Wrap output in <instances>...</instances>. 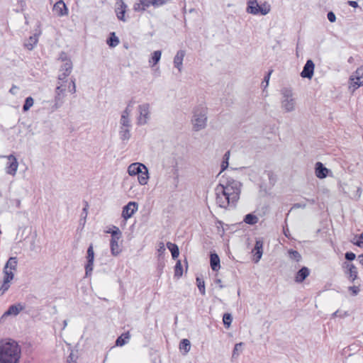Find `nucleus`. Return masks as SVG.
<instances>
[{
	"mask_svg": "<svg viewBox=\"0 0 363 363\" xmlns=\"http://www.w3.org/2000/svg\"><path fill=\"white\" fill-rule=\"evenodd\" d=\"M121 238V237H115L111 238L110 240V247L112 255L117 256L121 252V250L118 245V240Z\"/></svg>",
	"mask_w": 363,
	"mask_h": 363,
	"instance_id": "nucleus-24",
	"label": "nucleus"
},
{
	"mask_svg": "<svg viewBox=\"0 0 363 363\" xmlns=\"http://www.w3.org/2000/svg\"><path fill=\"white\" fill-rule=\"evenodd\" d=\"M162 52L160 50L154 51L152 54L151 58L149 60V63L152 66L156 65L160 60Z\"/></svg>",
	"mask_w": 363,
	"mask_h": 363,
	"instance_id": "nucleus-35",
	"label": "nucleus"
},
{
	"mask_svg": "<svg viewBox=\"0 0 363 363\" xmlns=\"http://www.w3.org/2000/svg\"><path fill=\"white\" fill-rule=\"evenodd\" d=\"M259 9H263V10L266 9V10H267V13H268L270 11L271 6L267 2L265 1L262 4L259 5Z\"/></svg>",
	"mask_w": 363,
	"mask_h": 363,
	"instance_id": "nucleus-57",
	"label": "nucleus"
},
{
	"mask_svg": "<svg viewBox=\"0 0 363 363\" xmlns=\"http://www.w3.org/2000/svg\"><path fill=\"white\" fill-rule=\"evenodd\" d=\"M119 38L114 32L111 33L106 40V43L110 48H115L119 44Z\"/></svg>",
	"mask_w": 363,
	"mask_h": 363,
	"instance_id": "nucleus-30",
	"label": "nucleus"
},
{
	"mask_svg": "<svg viewBox=\"0 0 363 363\" xmlns=\"http://www.w3.org/2000/svg\"><path fill=\"white\" fill-rule=\"evenodd\" d=\"M164 258H160V257H158V262H157V270L160 271V272H162V271L163 270L164 267Z\"/></svg>",
	"mask_w": 363,
	"mask_h": 363,
	"instance_id": "nucleus-50",
	"label": "nucleus"
},
{
	"mask_svg": "<svg viewBox=\"0 0 363 363\" xmlns=\"http://www.w3.org/2000/svg\"><path fill=\"white\" fill-rule=\"evenodd\" d=\"M179 349L184 350L185 354L188 353L191 349V342L188 339H182L179 342Z\"/></svg>",
	"mask_w": 363,
	"mask_h": 363,
	"instance_id": "nucleus-37",
	"label": "nucleus"
},
{
	"mask_svg": "<svg viewBox=\"0 0 363 363\" xmlns=\"http://www.w3.org/2000/svg\"><path fill=\"white\" fill-rule=\"evenodd\" d=\"M310 269L307 267H302L298 272L296 273L294 277V281L296 283H302L305 281V279L310 275Z\"/></svg>",
	"mask_w": 363,
	"mask_h": 363,
	"instance_id": "nucleus-20",
	"label": "nucleus"
},
{
	"mask_svg": "<svg viewBox=\"0 0 363 363\" xmlns=\"http://www.w3.org/2000/svg\"><path fill=\"white\" fill-rule=\"evenodd\" d=\"M327 18H328V21L331 23H334L336 21L335 14L333 11L328 12Z\"/></svg>",
	"mask_w": 363,
	"mask_h": 363,
	"instance_id": "nucleus-53",
	"label": "nucleus"
},
{
	"mask_svg": "<svg viewBox=\"0 0 363 363\" xmlns=\"http://www.w3.org/2000/svg\"><path fill=\"white\" fill-rule=\"evenodd\" d=\"M229 157H230V151H227L223 157V161H229Z\"/></svg>",
	"mask_w": 363,
	"mask_h": 363,
	"instance_id": "nucleus-63",
	"label": "nucleus"
},
{
	"mask_svg": "<svg viewBox=\"0 0 363 363\" xmlns=\"http://www.w3.org/2000/svg\"><path fill=\"white\" fill-rule=\"evenodd\" d=\"M52 10L60 17L67 16L68 14L67 6L62 0L57 1L54 4Z\"/></svg>",
	"mask_w": 363,
	"mask_h": 363,
	"instance_id": "nucleus-19",
	"label": "nucleus"
},
{
	"mask_svg": "<svg viewBox=\"0 0 363 363\" xmlns=\"http://www.w3.org/2000/svg\"><path fill=\"white\" fill-rule=\"evenodd\" d=\"M129 114L128 110H124L122 112L121 118V127H131L130 121L129 119Z\"/></svg>",
	"mask_w": 363,
	"mask_h": 363,
	"instance_id": "nucleus-33",
	"label": "nucleus"
},
{
	"mask_svg": "<svg viewBox=\"0 0 363 363\" xmlns=\"http://www.w3.org/2000/svg\"><path fill=\"white\" fill-rule=\"evenodd\" d=\"M252 252H254L253 261L255 263H257L262 258L263 254L262 238H259L256 239L255 245L254 249L252 250Z\"/></svg>",
	"mask_w": 363,
	"mask_h": 363,
	"instance_id": "nucleus-16",
	"label": "nucleus"
},
{
	"mask_svg": "<svg viewBox=\"0 0 363 363\" xmlns=\"http://www.w3.org/2000/svg\"><path fill=\"white\" fill-rule=\"evenodd\" d=\"M140 116L138 118V125H145L149 118L150 105L147 103L141 104L138 106Z\"/></svg>",
	"mask_w": 363,
	"mask_h": 363,
	"instance_id": "nucleus-13",
	"label": "nucleus"
},
{
	"mask_svg": "<svg viewBox=\"0 0 363 363\" xmlns=\"http://www.w3.org/2000/svg\"><path fill=\"white\" fill-rule=\"evenodd\" d=\"M228 165H229L228 161H223L222 160V162L220 164V171L219 172V174H221V172H223V171H225L228 168Z\"/></svg>",
	"mask_w": 363,
	"mask_h": 363,
	"instance_id": "nucleus-56",
	"label": "nucleus"
},
{
	"mask_svg": "<svg viewBox=\"0 0 363 363\" xmlns=\"http://www.w3.org/2000/svg\"><path fill=\"white\" fill-rule=\"evenodd\" d=\"M216 195V203L223 208H227L228 206L235 207L238 199V194L228 193L225 191L223 184H218L215 188Z\"/></svg>",
	"mask_w": 363,
	"mask_h": 363,
	"instance_id": "nucleus-2",
	"label": "nucleus"
},
{
	"mask_svg": "<svg viewBox=\"0 0 363 363\" xmlns=\"http://www.w3.org/2000/svg\"><path fill=\"white\" fill-rule=\"evenodd\" d=\"M40 34V33H35L33 35L30 36L29 38L24 43V47L28 50H33L38 42V37Z\"/></svg>",
	"mask_w": 363,
	"mask_h": 363,
	"instance_id": "nucleus-25",
	"label": "nucleus"
},
{
	"mask_svg": "<svg viewBox=\"0 0 363 363\" xmlns=\"http://www.w3.org/2000/svg\"><path fill=\"white\" fill-rule=\"evenodd\" d=\"M21 348L14 340H0V363H19Z\"/></svg>",
	"mask_w": 363,
	"mask_h": 363,
	"instance_id": "nucleus-1",
	"label": "nucleus"
},
{
	"mask_svg": "<svg viewBox=\"0 0 363 363\" xmlns=\"http://www.w3.org/2000/svg\"><path fill=\"white\" fill-rule=\"evenodd\" d=\"M84 207L82 209V216H84V218L86 219L87 216V209L89 208L88 202L84 201Z\"/></svg>",
	"mask_w": 363,
	"mask_h": 363,
	"instance_id": "nucleus-55",
	"label": "nucleus"
},
{
	"mask_svg": "<svg viewBox=\"0 0 363 363\" xmlns=\"http://www.w3.org/2000/svg\"><path fill=\"white\" fill-rule=\"evenodd\" d=\"M342 267L345 269V274L347 276L348 280L353 283L358 278L357 269L352 263L345 262L342 264Z\"/></svg>",
	"mask_w": 363,
	"mask_h": 363,
	"instance_id": "nucleus-8",
	"label": "nucleus"
},
{
	"mask_svg": "<svg viewBox=\"0 0 363 363\" xmlns=\"http://www.w3.org/2000/svg\"><path fill=\"white\" fill-rule=\"evenodd\" d=\"M196 285L199 291L202 296L206 294L205 281L202 278L196 277Z\"/></svg>",
	"mask_w": 363,
	"mask_h": 363,
	"instance_id": "nucleus-39",
	"label": "nucleus"
},
{
	"mask_svg": "<svg viewBox=\"0 0 363 363\" xmlns=\"http://www.w3.org/2000/svg\"><path fill=\"white\" fill-rule=\"evenodd\" d=\"M363 86V65L360 66L349 78L348 89L352 93Z\"/></svg>",
	"mask_w": 363,
	"mask_h": 363,
	"instance_id": "nucleus-6",
	"label": "nucleus"
},
{
	"mask_svg": "<svg viewBox=\"0 0 363 363\" xmlns=\"http://www.w3.org/2000/svg\"><path fill=\"white\" fill-rule=\"evenodd\" d=\"M62 104V102H55V104L54 105L52 106V111H55V110H57Z\"/></svg>",
	"mask_w": 363,
	"mask_h": 363,
	"instance_id": "nucleus-62",
	"label": "nucleus"
},
{
	"mask_svg": "<svg viewBox=\"0 0 363 363\" xmlns=\"http://www.w3.org/2000/svg\"><path fill=\"white\" fill-rule=\"evenodd\" d=\"M69 91L72 94L76 92L75 79H72L69 86Z\"/></svg>",
	"mask_w": 363,
	"mask_h": 363,
	"instance_id": "nucleus-54",
	"label": "nucleus"
},
{
	"mask_svg": "<svg viewBox=\"0 0 363 363\" xmlns=\"http://www.w3.org/2000/svg\"><path fill=\"white\" fill-rule=\"evenodd\" d=\"M186 55V51L184 50H179L177 51V54L174 57V66L176 67L179 72H181L182 68V62L184 57Z\"/></svg>",
	"mask_w": 363,
	"mask_h": 363,
	"instance_id": "nucleus-23",
	"label": "nucleus"
},
{
	"mask_svg": "<svg viewBox=\"0 0 363 363\" xmlns=\"http://www.w3.org/2000/svg\"><path fill=\"white\" fill-rule=\"evenodd\" d=\"M288 255L291 259L295 260L297 262H299L302 259V257L301 254L293 249H290L288 250Z\"/></svg>",
	"mask_w": 363,
	"mask_h": 363,
	"instance_id": "nucleus-36",
	"label": "nucleus"
},
{
	"mask_svg": "<svg viewBox=\"0 0 363 363\" xmlns=\"http://www.w3.org/2000/svg\"><path fill=\"white\" fill-rule=\"evenodd\" d=\"M348 291L351 292L352 296H357L359 294L360 289L359 286H351L348 287Z\"/></svg>",
	"mask_w": 363,
	"mask_h": 363,
	"instance_id": "nucleus-49",
	"label": "nucleus"
},
{
	"mask_svg": "<svg viewBox=\"0 0 363 363\" xmlns=\"http://www.w3.org/2000/svg\"><path fill=\"white\" fill-rule=\"evenodd\" d=\"M315 64L311 59L308 60L303 66L300 75L302 78L311 79L314 74Z\"/></svg>",
	"mask_w": 363,
	"mask_h": 363,
	"instance_id": "nucleus-12",
	"label": "nucleus"
},
{
	"mask_svg": "<svg viewBox=\"0 0 363 363\" xmlns=\"http://www.w3.org/2000/svg\"><path fill=\"white\" fill-rule=\"evenodd\" d=\"M33 103L34 100L31 96L26 97L23 105V111H28L33 106Z\"/></svg>",
	"mask_w": 363,
	"mask_h": 363,
	"instance_id": "nucleus-42",
	"label": "nucleus"
},
{
	"mask_svg": "<svg viewBox=\"0 0 363 363\" xmlns=\"http://www.w3.org/2000/svg\"><path fill=\"white\" fill-rule=\"evenodd\" d=\"M219 184H223L225 191L228 193H235L238 194V199H240L241 193L242 184L234 179L223 174L219 181Z\"/></svg>",
	"mask_w": 363,
	"mask_h": 363,
	"instance_id": "nucleus-5",
	"label": "nucleus"
},
{
	"mask_svg": "<svg viewBox=\"0 0 363 363\" xmlns=\"http://www.w3.org/2000/svg\"><path fill=\"white\" fill-rule=\"evenodd\" d=\"M24 306H23L21 303L11 305L1 315L0 321L9 315H17L21 311L24 309Z\"/></svg>",
	"mask_w": 363,
	"mask_h": 363,
	"instance_id": "nucleus-14",
	"label": "nucleus"
},
{
	"mask_svg": "<svg viewBox=\"0 0 363 363\" xmlns=\"http://www.w3.org/2000/svg\"><path fill=\"white\" fill-rule=\"evenodd\" d=\"M57 60L61 62H67L69 60H71L70 58L68 57L67 52L65 51H61L60 52Z\"/></svg>",
	"mask_w": 363,
	"mask_h": 363,
	"instance_id": "nucleus-47",
	"label": "nucleus"
},
{
	"mask_svg": "<svg viewBox=\"0 0 363 363\" xmlns=\"http://www.w3.org/2000/svg\"><path fill=\"white\" fill-rule=\"evenodd\" d=\"M138 203L135 201H129L126 205L123 207L121 216L128 220L131 218L133 215L138 211Z\"/></svg>",
	"mask_w": 363,
	"mask_h": 363,
	"instance_id": "nucleus-10",
	"label": "nucleus"
},
{
	"mask_svg": "<svg viewBox=\"0 0 363 363\" xmlns=\"http://www.w3.org/2000/svg\"><path fill=\"white\" fill-rule=\"evenodd\" d=\"M272 72H273L272 69L269 70L268 72L265 74V76H264V77L263 79V81L261 83V86L264 89L265 88H267L268 84H269V78H270V76H271Z\"/></svg>",
	"mask_w": 363,
	"mask_h": 363,
	"instance_id": "nucleus-44",
	"label": "nucleus"
},
{
	"mask_svg": "<svg viewBox=\"0 0 363 363\" xmlns=\"http://www.w3.org/2000/svg\"><path fill=\"white\" fill-rule=\"evenodd\" d=\"M264 174L267 176L269 184L274 186L277 182V175L271 170H265Z\"/></svg>",
	"mask_w": 363,
	"mask_h": 363,
	"instance_id": "nucleus-41",
	"label": "nucleus"
},
{
	"mask_svg": "<svg viewBox=\"0 0 363 363\" xmlns=\"http://www.w3.org/2000/svg\"><path fill=\"white\" fill-rule=\"evenodd\" d=\"M135 104V101L133 100V99H130L128 104H127V106L126 108H125V110H128V114H130V111H131V109H130V107Z\"/></svg>",
	"mask_w": 363,
	"mask_h": 363,
	"instance_id": "nucleus-59",
	"label": "nucleus"
},
{
	"mask_svg": "<svg viewBox=\"0 0 363 363\" xmlns=\"http://www.w3.org/2000/svg\"><path fill=\"white\" fill-rule=\"evenodd\" d=\"M152 6V0H138L133 4L135 12H144L147 8Z\"/></svg>",
	"mask_w": 363,
	"mask_h": 363,
	"instance_id": "nucleus-21",
	"label": "nucleus"
},
{
	"mask_svg": "<svg viewBox=\"0 0 363 363\" xmlns=\"http://www.w3.org/2000/svg\"><path fill=\"white\" fill-rule=\"evenodd\" d=\"M345 258L348 262H352L355 259L356 255L352 252H347L345 254Z\"/></svg>",
	"mask_w": 363,
	"mask_h": 363,
	"instance_id": "nucleus-48",
	"label": "nucleus"
},
{
	"mask_svg": "<svg viewBox=\"0 0 363 363\" xmlns=\"http://www.w3.org/2000/svg\"><path fill=\"white\" fill-rule=\"evenodd\" d=\"M18 259L16 257H11L7 260L3 269L4 279L0 287V296L4 295L9 289L10 283L14 278L13 271H16Z\"/></svg>",
	"mask_w": 363,
	"mask_h": 363,
	"instance_id": "nucleus-3",
	"label": "nucleus"
},
{
	"mask_svg": "<svg viewBox=\"0 0 363 363\" xmlns=\"http://www.w3.org/2000/svg\"><path fill=\"white\" fill-rule=\"evenodd\" d=\"M9 162L6 168V172L10 175H15L18 169V162L17 159L13 155H10L8 157Z\"/></svg>",
	"mask_w": 363,
	"mask_h": 363,
	"instance_id": "nucleus-17",
	"label": "nucleus"
},
{
	"mask_svg": "<svg viewBox=\"0 0 363 363\" xmlns=\"http://www.w3.org/2000/svg\"><path fill=\"white\" fill-rule=\"evenodd\" d=\"M207 108L200 104L194 108L193 111V128L195 131L204 129L207 122Z\"/></svg>",
	"mask_w": 363,
	"mask_h": 363,
	"instance_id": "nucleus-4",
	"label": "nucleus"
},
{
	"mask_svg": "<svg viewBox=\"0 0 363 363\" xmlns=\"http://www.w3.org/2000/svg\"><path fill=\"white\" fill-rule=\"evenodd\" d=\"M86 263L84 266L85 269V277H89L91 275L93 269H94V252L93 244L91 243L87 248L86 250Z\"/></svg>",
	"mask_w": 363,
	"mask_h": 363,
	"instance_id": "nucleus-7",
	"label": "nucleus"
},
{
	"mask_svg": "<svg viewBox=\"0 0 363 363\" xmlns=\"http://www.w3.org/2000/svg\"><path fill=\"white\" fill-rule=\"evenodd\" d=\"M330 172L329 169L325 167L320 162H317L315 164V174L318 179H325L328 177Z\"/></svg>",
	"mask_w": 363,
	"mask_h": 363,
	"instance_id": "nucleus-18",
	"label": "nucleus"
},
{
	"mask_svg": "<svg viewBox=\"0 0 363 363\" xmlns=\"http://www.w3.org/2000/svg\"><path fill=\"white\" fill-rule=\"evenodd\" d=\"M172 0H152V6L155 8L165 5Z\"/></svg>",
	"mask_w": 363,
	"mask_h": 363,
	"instance_id": "nucleus-46",
	"label": "nucleus"
},
{
	"mask_svg": "<svg viewBox=\"0 0 363 363\" xmlns=\"http://www.w3.org/2000/svg\"><path fill=\"white\" fill-rule=\"evenodd\" d=\"M130 337L129 332L123 333L118 336L116 340L115 345L118 347H122L125 345Z\"/></svg>",
	"mask_w": 363,
	"mask_h": 363,
	"instance_id": "nucleus-27",
	"label": "nucleus"
},
{
	"mask_svg": "<svg viewBox=\"0 0 363 363\" xmlns=\"http://www.w3.org/2000/svg\"><path fill=\"white\" fill-rule=\"evenodd\" d=\"M130 127H121L119 136L122 141H127L130 138L131 134L129 130Z\"/></svg>",
	"mask_w": 363,
	"mask_h": 363,
	"instance_id": "nucleus-31",
	"label": "nucleus"
},
{
	"mask_svg": "<svg viewBox=\"0 0 363 363\" xmlns=\"http://www.w3.org/2000/svg\"><path fill=\"white\" fill-rule=\"evenodd\" d=\"M259 9V4H258L257 0H248L247 1V6L246 9V11L248 13L253 14V15H267V10L264 9Z\"/></svg>",
	"mask_w": 363,
	"mask_h": 363,
	"instance_id": "nucleus-11",
	"label": "nucleus"
},
{
	"mask_svg": "<svg viewBox=\"0 0 363 363\" xmlns=\"http://www.w3.org/2000/svg\"><path fill=\"white\" fill-rule=\"evenodd\" d=\"M210 265L214 272H218L220 268V258L216 252H211L210 254Z\"/></svg>",
	"mask_w": 363,
	"mask_h": 363,
	"instance_id": "nucleus-26",
	"label": "nucleus"
},
{
	"mask_svg": "<svg viewBox=\"0 0 363 363\" xmlns=\"http://www.w3.org/2000/svg\"><path fill=\"white\" fill-rule=\"evenodd\" d=\"M283 233L286 238L291 240L294 239L293 238L291 237V234L287 226L283 228Z\"/></svg>",
	"mask_w": 363,
	"mask_h": 363,
	"instance_id": "nucleus-58",
	"label": "nucleus"
},
{
	"mask_svg": "<svg viewBox=\"0 0 363 363\" xmlns=\"http://www.w3.org/2000/svg\"><path fill=\"white\" fill-rule=\"evenodd\" d=\"M243 345V343L242 342H240V343H236L235 345V347H234V349H233V357H235V356H238V350L240 348L242 347V346Z\"/></svg>",
	"mask_w": 363,
	"mask_h": 363,
	"instance_id": "nucleus-51",
	"label": "nucleus"
},
{
	"mask_svg": "<svg viewBox=\"0 0 363 363\" xmlns=\"http://www.w3.org/2000/svg\"><path fill=\"white\" fill-rule=\"evenodd\" d=\"M167 247L172 253V259H177L179 255V249L178 245H176L175 243L168 242L167 243Z\"/></svg>",
	"mask_w": 363,
	"mask_h": 363,
	"instance_id": "nucleus-29",
	"label": "nucleus"
},
{
	"mask_svg": "<svg viewBox=\"0 0 363 363\" xmlns=\"http://www.w3.org/2000/svg\"><path fill=\"white\" fill-rule=\"evenodd\" d=\"M354 239H356V240L352 241L353 244L357 247H362L363 246V233L355 235Z\"/></svg>",
	"mask_w": 363,
	"mask_h": 363,
	"instance_id": "nucleus-45",
	"label": "nucleus"
},
{
	"mask_svg": "<svg viewBox=\"0 0 363 363\" xmlns=\"http://www.w3.org/2000/svg\"><path fill=\"white\" fill-rule=\"evenodd\" d=\"M106 233H109L111 235V238L115 237H122V233L120 229L116 226H113L112 228L108 229L106 231Z\"/></svg>",
	"mask_w": 363,
	"mask_h": 363,
	"instance_id": "nucleus-43",
	"label": "nucleus"
},
{
	"mask_svg": "<svg viewBox=\"0 0 363 363\" xmlns=\"http://www.w3.org/2000/svg\"><path fill=\"white\" fill-rule=\"evenodd\" d=\"M183 274V267L181 260L178 259L174 266V277L180 278Z\"/></svg>",
	"mask_w": 363,
	"mask_h": 363,
	"instance_id": "nucleus-38",
	"label": "nucleus"
},
{
	"mask_svg": "<svg viewBox=\"0 0 363 363\" xmlns=\"http://www.w3.org/2000/svg\"><path fill=\"white\" fill-rule=\"evenodd\" d=\"M128 10V6L123 0H116L115 13L119 21L125 22L127 18L125 16Z\"/></svg>",
	"mask_w": 363,
	"mask_h": 363,
	"instance_id": "nucleus-9",
	"label": "nucleus"
},
{
	"mask_svg": "<svg viewBox=\"0 0 363 363\" xmlns=\"http://www.w3.org/2000/svg\"><path fill=\"white\" fill-rule=\"evenodd\" d=\"M347 4L353 8L359 7L358 3L356 1H348Z\"/></svg>",
	"mask_w": 363,
	"mask_h": 363,
	"instance_id": "nucleus-61",
	"label": "nucleus"
},
{
	"mask_svg": "<svg viewBox=\"0 0 363 363\" xmlns=\"http://www.w3.org/2000/svg\"><path fill=\"white\" fill-rule=\"evenodd\" d=\"M159 255L158 257L164 258V253L165 252V248L164 246V244L162 242H160V246L159 249L157 250Z\"/></svg>",
	"mask_w": 363,
	"mask_h": 363,
	"instance_id": "nucleus-52",
	"label": "nucleus"
},
{
	"mask_svg": "<svg viewBox=\"0 0 363 363\" xmlns=\"http://www.w3.org/2000/svg\"><path fill=\"white\" fill-rule=\"evenodd\" d=\"M67 363H77L76 359L74 358V356L72 352H71L68 357Z\"/></svg>",
	"mask_w": 363,
	"mask_h": 363,
	"instance_id": "nucleus-60",
	"label": "nucleus"
},
{
	"mask_svg": "<svg viewBox=\"0 0 363 363\" xmlns=\"http://www.w3.org/2000/svg\"><path fill=\"white\" fill-rule=\"evenodd\" d=\"M283 94L284 99L282 101V107L284 108L287 112L293 111L294 108V101L291 98V91L286 90Z\"/></svg>",
	"mask_w": 363,
	"mask_h": 363,
	"instance_id": "nucleus-15",
	"label": "nucleus"
},
{
	"mask_svg": "<svg viewBox=\"0 0 363 363\" xmlns=\"http://www.w3.org/2000/svg\"><path fill=\"white\" fill-rule=\"evenodd\" d=\"M64 91H65L64 89H62L60 86H58L56 88L55 92H56V94L60 95L61 93H62Z\"/></svg>",
	"mask_w": 363,
	"mask_h": 363,
	"instance_id": "nucleus-64",
	"label": "nucleus"
},
{
	"mask_svg": "<svg viewBox=\"0 0 363 363\" xmlns=\"http://www.w3.org/2000/svg\"><path fill=\"white\" fill-rule=\"evenodd\" d=\"M138 180L140 185H145L149 179V172L147 167L144 168V170L141 171L138 175Z\"/></svg>",
	"mask_w": 363,
	"mask_h": 363,
	"instance_id": "nucleus-28",
	"label": "nucleus"
},
{
	"mask_svg": "<svg viewBox=\"0 0 363 363\" xmlns=\"http://www.w3.org/2000/svg\"><path fill=\"white\" fill-rule=\"evenodd\" d=\"M233 321V316L229 313H225L223 315V323L225 328H229Z\"/></svg>",
	"mask_w": 363,
	"mask_h": 363,
	"instance_id": "nucleus-40",
	"label": "nucleus"
},
{
	"mask_svg": "<svg viewBox=\"0 0 363 363\" xmlns=\"http://www.w3.org/2000/svg\"><path fill=\"white\" fill-rule=\"evenodd\" d=\"M259 220V218L258 217L255 215L254 213H248L247 215L245 216L244 218H243V221L248 224V225H253L255 224H256Z\"/></svg>",
	"mask_w": 363,
	"mask_h": 363,
	"instance_id": "nucleus-32",
	"label": "nucleus"
},
{
	"mask_svg": "<svg viewBox=\"0 0 363 363\" xmlns=\"http://www.w3.org/2000/svg\"><path fill=\"white\" fill-rule=\"evenodd\" d=\"M62 69L64 70L63 78H67L72 70V60L65 62V63L62 65Z\"/></svg>",
	"mask_w": 363,
	"mask_h": 363,
	"instance_id": "nucleus-34",
	"label": "nucleus"
},
{
	"mask_svg": "<svg viewBox=\"0 0 363 363\" xmlns=\"http://www.w3.org/2000/svg\"><path fill=\"white\" fill-rule=\"evenodd\" d=\"M145 167V164L140 162L133 163L128 167V173L130 176L138 175L139 173H141L142 170H144Z\"/></svg>",
	"mask_w": 363,
	"mask_h": 363,
	"instance_id": "nucleus-22",
	"label": "nucleus"
}]
</instances>
